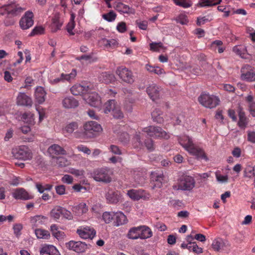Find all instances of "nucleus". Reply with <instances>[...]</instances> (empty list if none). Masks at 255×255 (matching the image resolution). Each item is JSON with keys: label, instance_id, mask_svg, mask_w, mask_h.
I'll return each instance as SVG.
<instances>
[{"label": "nucleus", "instance_id": "f257e3e1", "mask_svg": "<svg viewBox=\"0 0 255 255\" xmlns=\"http://www.w3.org/2000/svg\"><path fill=\"white\" fill-rule=\"evenodd\" d=\"M23 9L15 4L14 3H11L5 4L0 7V14L6 15L3 23L6 26L13 25L15 20L14 17L20 14Z\"/></svg>", "mask_w": 255, "mask_h": 255}, {"label": "nucleus", "instance_id": "f03ea898", "mask_svg": "<svg viewBox=\"0 0 255 255\" xmlns=\"http://www.w3.org/2000/svg\"><path fill=\"white\" fill-rule=\"evenodd\" d=\"M102 128L100 124L95 121L86 123L84 125L83 135L87 138H93L102 131Z\"/></svg>", "mask_w": 255, "mask_h": 255}, {"label": "nucleus", "instance_id": "7ed1b4c3", "mask_svg": "<svg viewBox=\"0 0 255 255\" xmlns=\"http://www.w3.org/2000/svg\"><path fill=\"white\" fill-rule=\"evenodd\" d=\"M198 101L204 107L210 109L216 107L219 105L220 102L218 97L204 93L198 97Z\"/></svg>", "mask_w": 255, "mask_h": 255}, {"label": "nucleus", "instance_id": "20e7f679", "mask_svg": "<svg viewBox=\"0 0 255 255\" xmlns=\"http://www.w3.org/2000/svg\"><path fill=\"white\" fill-rule=\"evenodd\" d=\"M143 131L146 133L150 137L164 138L167 139L169 138V134L158 126H150L144 128Z\"/></svg>", "mask_w": 255, "mask_h": 255}, {"label": "nucleus", "instance_id": "39448f33", "mask_svg": "<svg viewBox=\"0 0 255 255\" xmlns=\"http://www.w3.org/2000/svg\"><path fill=\"white\" fill-rule=\"evenodd\" d=\"M92 176L97 181L108 183L112 181V178L109 175V170L107 168L97 169L92 173Z\"/></svg>", "mask_w": 255, "mask_h": 255}, {"label": "nucleus", "instance_id": "423d86ee", "mask_svg": "<svg viewBox=\"0 0 255 255\" xmlns=\"http://www.w3.org/2000/svg\"><path fill=\"white\" fill-rule=\"evenodd\" d=\"M195 180L193 177L188 175L180 177L178 184V189L190 191L195 186Z\"/></svg>", "mask_w": 255, "mask_h": 255}, {"label": "nucleus", "instance_id": "0eeeda50", "mask_svg": "<svg viewBox=\"0 0 255 255\" xmlns=\"http://www.w3.org/2000/svg\"><path fill=\"white\" fill-rule=\"evenodd\" d=\"M66 248L70 250H73L77 253L85 252L87 249V245L85 242L81 241H70L65 244Z\"/></svg>", "mask_w": 255, "mask_h": 255}, {"label": "nucleus", "instance_id": "6e6552de", "mask_svg": "<svg viewBox=\"0 0 255 255\" xmlns=\"http://www.w3.org/2000/svg\"><path fill=\"white\" fill-rule=\"evenodd\" d=\"M84 99L92 107L99 109L102 106L101 98L96 92L85 95L84 96Z\"/></svg>", "mask_w": 255, "mask_h": 255}, {"label": "nucleus", "instance_id": "1a4fd4ad", "mask_svg": "<svg viewBox=\"0 0 255 255\" xmlns=\"http://www.w3.org/2000/svg\"><path fill=\"white\" fill-rule=\"evenodd\" d=\"M116 74L126 83L131 84L134 81L132 72L126 68L119 67L116 70Z\"/></svg>", "mask_w": 255, "mask_h": 255}, {"label": "nucleus", "instance_id": "9d476101", "mask_svg": "<svg viewBox=\"0 0 255 255\" xmlns=\"http://www.w3.org/2000/svg\"><path fill=\"white\" fill-rule=\"evenodd\" d=\"M33 14L31 11H27L19 21V25L22 29H27L33 24Z\"/></svg>", "mask_w": 255, "mask_h": 255}, {"label": "nucleus", "instance_id": "9b49d317", "mask_svg": "<svg viewBox=\"0 0 255 255\" xmlns=\"http://www.w3.org/2000/svg\"><path fill=\"white\" fill-rule=\"evenodd\" d=\"M106 198L109 203L111 204H117L120 200V192L117 190H114L110 189L106 194Z\"/></svg>", "mask_w": 255, "mask_h": 255}, {"label": "nucleus", "instance_id": "f8f14e48", "mask_svg": "<svg viewBox=\"0 0 255 255\" xmlns=\"http://www.w3.org/2000/svg\"><path fill=\"white\" fill-rule=\"evenodd\" d=\"M146 92L150 98L154 101L159 98L160 91L159 87L155 84H151L146 88Z\"/></svg>", "mask_w": 255, "mask_h": 255}, {"label": "nucleus", "instance_id": "ddd939ff", "mask_svg": "<svg viewBox=\"0 0 255 255\" xmlns=\"http://www.w3.org/2000/svg\"><path fill=\"white\" fill-rule=\"evenodd\" d=\"M15 158L28 160L32 158V154L27 148L23 147L19 148L14 154Z\"/></svg>", "mask_w": 255, "mask_h": 255}, {"label": "nucleus", "instance_id": "4468645a", "mask_svg": "<svg viewBox=\"0 0 255 255\" xmlns=\"http://www.w3.org/2000/svg\"><path fill=\"white\" fill-rule=\"evenodd\" d=\"M228 245L227 241L224 240L221 238H218L213 241L212 247L215 251L219 252Z\"/></svg>", "mask_w": 255, "mask_h": 255}, {"label": "nucleus", "instance_id": "2eb2a0df", "mask_svg": "<svg viewBox=\"0 0 255 255\" xmlns=\"http://www.w3.org/2000/svg\"><path fill=\"white\" fill-rule=\"evenodd\" d=\"M13 197L16 199L29 200L32 198L23 188H17L12 193Z\"/></svg>", "mask_w": 255, "mask_h": 255}, {"label": "nucleus", "instance_id": "dca6fc26", "mask_svg": "<svg viewBox=\"0 0 255 255\" xmlns=\"http://www.w3.org/2000/svg\"><path fill=\"white\" fill-rule=\"evenodd\" d=\"M238 112L239 118L238 125L240 128L244 129L248 124V120L245 115V112L243 111V109L241 107H239Z\"/></svg>", "mask_w": 255, "mask_h": 255}, {"label": "nucleus", "instance_id": "f3484780", "mask_svg": "<svg viewBox=\"0 0 255 255\" xmlns=\"http://www.w3.org/2000/svg\"><path fill=\"white\" fill-rule=\"evenodd\" d=\"M63 106L66 109H72L77 107L79 102L73 97L65 98L62 101Z\"/></svg>", "mask_w": 255, "mask_h": 255}, {"label": "nucleus", "instance_id": "a211bd4d", "mask_svg": "<svg viewBox=\"0 0 255 255\" xmlns=\"http://www.w3.org/2000/svg\"><path fill=\"white\" fill-rule=\"evenodd\" d=\"M17 104L20 106H31V98L24 93H20L17 97Z\"/></svg>", "mask_w": 255, "mask_h": 255}, {"label": "nucleus", "instance_id": "6ab92c4d", "mask_svg": "<svg viewBox=\"0 0 255 255\" xmlns=\"http://www.w3.org/2000/svg\"><path fill=\"white\" fill-rule=\"evenodd\" d=\"M190 153L195 155L197 158L204 159L207 161L208 158L205 152L201 149H198L194 146L185 148Z\"/></svg>", "mask_w": 255, "mask_h": 255}, {"label": "nucleus", "instance_id": "aec40b11", "mask_svg": "<svg viewBox=\"0 0 255 255\" xmlns=\"http://www.w3.org/2000/svg\"><path fill=\"white\" fill-rule=\"evenodd\" d=\"M96 231L94 229L88 230L86 228H84V230L78 229L77 230V233L79 236L83 239H92L96 235Z\"/></svg>", "mask_w": 255, "mask_h": 255}, {"label": "nucleus", "instance_id": "412c9836", "mask_svg": "<svg viewBox=\"0 0 255 255\" xmlns=\"http://www.w3.org/2000/svg\"><path fill=\"white\" fill-rule=\"evenodd\" d=\"M89 89V86L84 87L81 85H75L71 88L70 91L73 95L75 96L81 94H85V95Z\"/></svg>", "mask_w": 255, "mask_h": 255}, {"label": "nucleus", "instance_id": "4be33fe9", "mask_svg": "<svg viewBox=\"0 0 255 255\" xmlns=\"http://www.w3.org/2000/svg\"><path fill=\"white\" fill-rule=\"evenodd\" d=\"M46 92L42 87H37L35 92V99L38 104L43 103L45 100Z\"/></svg>", "mask_w": 255, "mask_h": 255}, {"label": "nucleus", "instance_id": "5701e85b", "mask_svg": "<svg viewBox=\"0 0 255 255\" xmlns=\"http://www.w3.org/2000/svg\"><path fill=\"white\" fill-rule=\"evenodd\" d=\"M100 81L105 84L111 83L115 81V76L109 72H103L99 77Z\"/></svg>", "mask_w": 255, "mask_h": 255}, {"label": "nucleus", "instance_id": "b1692460", "mask_svg": "<svg viewBox=\"0 0 255 255\" xmlns=\"http://www.w3.org/2000/svg\"><path fill=\"white\" fill-rule=\"evenodd\" d=\"M114 220V223L116 226L125 224L128 221L126 216L121 212L115 213Z\"/></svg>", "mask_w": 255, "mask_h": 255}, {"label": "nucleus", "instance_id": "393cba45", "mask_svg": "<svg viewBox=\"0 0 255 255\" xmlns=\"http://www.w3.org/2000/svg\"><path fill=\"white\" fill-rule=\"evenodd\" d=\"M48 151L50 154H54L56 155H65L66 154V151L64 149L56 144H54L51 145L48 148Z\"/></svg>", "mask_w": 255, "mask_h": 255}, {"label": "nucleus", "instance_id": "a878e982", "mask_svg": "<svg viewBox=\"0 0 255 255\" xmlns=\"http://www.w3.org/2000/svg\"><path fill=\"white\" fill-rule=\"evenodd\" d=\"M140 228L139 226L130 228L127 235L128 238L132 240L140 239Z\"/></svg>", "mask_w": 255, "mask_h": 255}, {"label": "nucleus", "instance_id": "bb28decb", "mask_svg": "<svg viewBox=\"0 0 255 255\" xmlns=\"http://www.w3.org/2000/svg\"><path fill=\"white\" fill-rule=\"evenodd\" d=\"M143 190L132 189L128 192V195L132 199L136 201L139 200L142 198L143 196Z\"/></svg>", "mask_w": 255, "mask_h": 255}, {"label": "nucleus", "instance_id": "cd10ccee", "mask_svg": "<svg viewBox=\"0 0 255 255\" xmlns=\"http://www.w3.org/2000/svg\"><path fill=\"white\" fill-rule=\"evenodd\" d=\"M200 66L201 68L203 70V75H212L214 74L216 72V70L213 67L212 65L208 62L201 63Z\"/></svg>", "mask_w": 255, "mask_h": 255}, {"label": "nucleus", "instance_id": "c85d7f7f", "mask_svg": "<svg viewBox=\"0 0 255 255\" xmlns=\"http://www.w3.org/2000/svg\"><path fill=\"white\" fill-rule=\"evenodd\" d=\"M62 23L59 21V17L58 15H55L52 19V23L50 25L51 31L52 32H55L59 30Z\"/></svg>", "mask_w": 255, "mask_h": 255}, {"label": "nucleus", "instance_id": "c756f323", "mask_svg": "<svg viewBox=\"0 0 255 255\" xmlns=\"http://www.w3.org/2000/svg\"><path fill=\"white\" fill-rule=\"evenodd\" d=\"M117 105V103L115 100H109L105 104L104 113L107 114L111 112L112 113Z\"/></svg>", "mask_w": 255, "mask_h": 255}, {"label": "nucleus", "instance_id": "7c9ffc66", "mask_svg": "<svg viewBox=\"0 0 255 255\" xmlns=\"http://www.w3.org/2000/svg\"><path fill=\"white\" fill-rule=\"evenodd\" d=\"M140 239H145L150 238L152 236V232L151 229L145 226H140Z\"/></svg>", "mask_w": 255, "mask_h": 255}, {"label": "nucleus", "instance_id": "2f4dec72", "mask_svg": "<svg viewBox=\"0 0 255 255\" xmlns=\"http://www.w3.org/2000/svg\"><path fill=\"white\" fill-rule=\"evenodd\" d=\"M161 114L162 112L159 109H155L151 114L153 121L157 124H162L164 122V119L161 116Z\"/></svg>", "mask_w": 255, "mask_h": 255}, {"label": "nucleus", "instance_id": "473e14b6", "mask_svg": "<svg viewBox=\"0 0 255 255\" xmlns=\"http://www.w3.org/2000/svg\"><path fill=\"white\" fill-rule=\"evenodd\" d=\"M243 69H241L242 74L241 77L242 79L248 82H252L255 81V73L253 71H248L246 73H244Z\"/></svg>", "mask_w": 255, "mask_h": 255}, {"label": "nucleus", "instance_id": "72a5a7b5", "mask_svg": "<svg viewBox=\"0 0 255 255\" xmlns=\"http://www.w3.org/2000/svg\"><path fill=\"white\" fill-rule=\"evenodd\" d=\"M114 8L119 11H122L123 13H132L131 11L132 9L128 5H126L122 2H119L114 6Z\"/></svg>", "mask_w": 255, "mask_h": 255}, {"label": "nucleus", "instance_id": "f704fd0d", "mask_svg": "<svg viewBox=\"0 0 255 255\" xmlns=\"http://www.w3.org/2000/svg\"><path fill=\"white\" fill-rule=\"evenodd\" d=\"M202 1L198 3V5L201 7L212 6L219 4L221 0H201Z\"/></svg>", "mask_w": 255, "mask_h": 255}, {"label": "nucleus", "instance_id": "c9c22d12", "mask_svg": "<svg viewBox=\"0 0 255 255\" xmlns=\"http://www.w3.org/2000/svg\"><path fill=\"white\" fill-rule=\"evenodd\" d=\"M35 233L39 239H47L50 237V233L48 231H46L42 229H35Z\"/></svg>", "mask_w": 255, "mask_h": 255}, {"label": "nucleus", "instance_id": "e433bc0d", "mask_svg": "<svg viewBox=\"0 0 255 255\" xmlns=\"http://www.w3.org/2000/svg\"><path fill=\"white\" fill-rule=\"evenodd\" d=\"M73 211L76 212L77 211L78 214H83L86 213L88 211V208L86 204L84 203H81L79 205L74 206Z\"/></svg>", "mask_w": 255, "mask_h": 255}, {"label": "nucleus", "instance_id": "4c0bfd02", "mask_svg": "<svg viewBox=\"0 0 255 255\" xmlns=\"http://www.w3.org/2000/svg\"><path fill=\"white\" fill-rule=\"evenodd\" d=\"M129 135L126 132H122L118 136L119 141L124 145L128 143L129 141Z\"/></svg>", "mask_w": 255, "mask_h": 255}, {"label": "nucleus", "instance_id": "58836bf2", "mask_svg": "<svg viewBox=\"0 0 255 255\" xmlns=\"http://www.w3.org/2000/svg\"><path fill=\"white\" fill-rule=\"evenodd\" d=\"M146 69L149 72L154 73L158 75L163 74L164 72L163 69L158 67H153L148 64L146 65Z\"/></svg>", "mask_w": 255, "mask_h": 255}, {"label": "nucleus", "instance_id": "ea45409f", "mask_svg": "<svg viewBox=\"0 0 255 255\" xmlns=\"http://www.w3.org/2000/svg\"><path fill=\"white\" fill-rule=\"evenodd\" d=\"M52 251L57 252L56 248L53 245H46L41 248L40 253L41 255L44 254H49L50 253L52 252Z\"/></svg>", "mask_w": 255, "mask_h": 255}, {"label": "nucleus", "instance_id": "a19ab883", "mask_svg": "<svg viewBox=\"0 0 255 255\" xmlns=\"http://www.w3.org/2000/svg\"><path fill=\"white\" fill-rule=\"evenodd\" d=\"M117 14L113 10H111L110 12L102 15V17L109 22L113 21L115 20Z\"/></svg>", "mask_w": 255, "mask_h": 255}, {"label": "nucleus", "instance_id": "79ce46f5", "mask_svg": "<svg viewBox=\"0 0 255 255\" xmlns=\"http://www.w3.org/2000/svg\"><path fill=\"white\" fill-rule=\"evenodd\" d=\"M133 145L135 148H142L143 147V144L141 141L140 135L136 134L133 138Z\"/></svg>", "mask_w": 255, "mask_h": 255}, {"label": "nucleus", "instance_id": "37998d69", "mask_svg": "<svg viewBox=\"0 0 255 255\" xmlns=\"http://www.w3.org/2000/svg\"><path fill=\"white\" fill-rule=\"evenodd\" d=\"M78 128V124L77 122H73L68 124L65 127V130L67 132L72 133Z\"/></svg>", "mask_w": 255, "mask_h": 255}, {"label": "nucleus", "instance_id": "c03bdc74", "mask_svg": "<svg viewBox=\"0 0 255 255\" xmlns=\"http://www.w3.org/2000/svg\"><path fill=\"white\" fill-rule=\"evenodd\" d=\"M113 117L115 119H121L124 117V114L121 110L120 106L118 105L112 113Z\"/></svg>", "mask_w": 255, "mask_h": 255}, {"label": "nucleus", "instance_id": "a18cd8bd", "mask_svg": "<svg viewBox=\"0 0 255 255\" xmlns=\"http://www.w3.org/2000/svg\"><path fill=\"white\" fill-rule=\"evenodd\" d=\"M115 214L114 212H105L103 214V219L106 223H109L112 220H114Z\"/></svg>", "mask_w": 255, "mask_h": 255}, {"label": "nucleus", "instance_id": "49530a36", "mask_svg": "<svg viewBox=\"0 0 255 255\" xmlns=\"http://www.w3.org/2000/svg\"><path fill=\"white\" fill-rule=\"evenodd\" d=\"M76 71L73 69L71 73L68 74H65L64 73L61 74V77H62L63 82L64 81H69L71 79H74L76 75Z\"/></svg>", "mask_w": 255, "mask_h": 255}, {"label": "nucleus", "instance_id": "de8ad7c7", "mask_svg": "<svg viewBox=\"0 0 255 255\" xmlns=\"http://www.w3.org/2000/svg\"><path fill=\"white\" fill-rule=\"evenodd\" d=\"M59 206H57L55 207L54 209H53L50 212V216L54 219H58L60 217V215H61V210L58 207Z\"/></svg>", "mask_w": 255, "mask_h": 255}, {"label": "nucleus", "instance_id": "09e8293b", "mask_svg": "<svg viewBox=\"0 0 255 255\" xmlns=\"http://www.w3.org/2000/svg\"><path fill=\"white\" fill-rule=\"evenodd\" d=\"M58 208L61 210V215H62L63 217L69 220L73 219V216L69 211L62 207H59Z\"/></svg>", "mask_w": 255, "mask_h": 255}, {"label": "nucleus", "instance_id": "8fccbe9b", "mask_svg": "<svg viewBox=\"0 0 255 255\" xmlns=\"http://www.w3.org/2000/svg\"><path fill=\"white\" fill-rule=\"evenodd\" d=\"M44 28L41 26H36L32 30L31 32L30 33V36H33L35 35L41 34L44 33Z\"/></svg>", "mask_w": 255, "mask_h": 255}, {"label": "nucleus", "instance_id": "3c124183", "mask_svg": "<svg viewBox=\"0 0 255 255\" xmlns=\"http://www.w3.org/2000/svg\"><path fill=\"white\" fill-rule=\"evenodd\" d=\"M150 50L153 51H158L159 48H163L164 46L162 43L159 42H152L150 43Z\"/></svg>", "mask_w": 255, "mask_h": 255}, {"label": "nucleus", "instance_id": "603ef678", "mask_svg": "<svg viewBox=\"0 0 255 255\" xmlns=\"http://www.w3.org/2000/svg\"><path fill=\"white\" fill-rule=\"evenodd\" d=\"M144 144L146 147L147 149L150 151H153L154 149L153 141L151 138H147L145 139Z\"/></svg>", "mask_w": 255, "mask_h": 255}, {"label": "nucleus", "instance_id": "864d4df0", "mask_svg": "<svg viewBox=\"0 0 255 255\" xmlns=\"http://www.w3.org/2000/svg\"><path fill=\"white\" fill-rule=\"evenodd\" d=\"M33 115L30 113H24L21 117V119L23 121L26 123H29L32 124L33 122Z\"/></svg>", "mask_w": 255, "mask_h": 255}, {"label": "nucleus", "instance_id": "5fc2aeb1", "mask_svg": "<svg viewBox=\"0 0 255 255\" xmlns=\"http://www.w3.org/2000/svg\"><path fill=\"white\" fill-rule=\"evenodd\" d=\"M56 163L59 167H65L68 164V160L63 157H59L57 158Z\"/></svg>", "mask_w": 255, "mask_h": 255}, {"label": "nucleus", "instance_id": "6e6d98bb", "mask_svg": "<svg viewBox=\"0 0 255 255\" xmlns=\"http://www.w3.org/2000/svg\"><path fill=\"white\" fill-rule=\"evenodd\" d=\"M244 172V175L246 177L252 178V177H254L255 175V173H254V171H253V168L251 167L245 168Z\"/></svg>", "mask_w": 255, "mask_h": 255}, {"label": "nucleus", "instance_id": "4d7b16f0", "mask_svg": "<svg viewBox=\"0 0 255 255\" xmlns=\"http://www.w3.org/2000/svg\"><path fill=\"white\" fill-rule=\"evenodd\" d=\"M117 30L121 32L124 33L127 30L126 23L125 22H119L117 26Z\"/></svg>", "mask_w": 255, "mask_h": 255}, {"label": "nucleus", "instance_id": "13d9d810", "mask_svg": "<svg viewBox=\"0 0 255 255\" xmlns=\"http://www.w3.org/2000/svg\"><path fill=\"white\" fill-rule=\"evenodd\" d=\"M135 23L140 29L142 30H146L147 29L148 24L147 21H140L139 20H136Z\"/></svg>", "mask_w": 255, "mask_h": 255}, {"label": "nucleus", "instance_id": "bf43d9fd", "mask_svg": "<svg viewBox=\"0 0 255 255\" xmlns=\"http://www.w3.org/2000/svg\"><path fill=\"white\" fill-rule=\"evenodd\" d=\"M56 192L59 195H64L65 193V186L64 185H60L55 187Z\"/></svg>", "mask_w": 255, "mask_h": 255}, {"label": "nucleus", "instance_id": "052dcab7", "mask_svg": "<svg viewBox=\"0 0 255 255\" xmlns=\"http://www.w3.org/2000/svg\"><path fill=\"white\" fill-rule=\"evenodd\" d=\"M176 5L182 6L184 8H188L192 5L190 1H187L186 0L184 1H175V3Z\"/></svg>", "mask_w": 255, "mask_h": 255}, {"label": "nucleus", "instance_id": "680f3d73", "mask_svg": "<svg viewBox=\"0 0 255 255\" xmlns=\"http://www.w3.org/2000/svg\"><path fill=\"white\" fill-rule=\"evenodd\" d=\"M13 229L15 235L18 237L20 235V231L22 229V226L20 224H16L13 226Z\"/></svg>", "mask_w": 255, "mask_h": 255}, {"label": "nucleus", "instance_id": "e2e57ef3", "mask_svg": "<svg viewBox=\"0 0 255 255\" xmlns=\"http://www.w3.org/2000/svg\"><path fill=\"white\" fill-rule=\"evenodd\" d=\"M75 26V22H69L66 26V29L67 30V32L71 35H74L75 34V33L72 31V30L74 28Z\"/></svg>", "mask_w": 255, "mask_h": 255}, {"label": "nucleus", "instance_id": "0e129e2a", "mask_svg": "<svg viewBox=\"0 0 255 255\" xmlns=\"http://www.w3.org/2000/svg\"><path fill=\"white\" fill-rule=\"evenodd\" d=\"M192 245V251L194 253L199 254H201L203 252V249L199 247L196 242H193Z\"/></svg>", "mask_w": 255, "mask_h": 255}, {"label": "nucleus", "instance_id": "69168bd1", "mask_svg": "<svg viewBox=\"0 0 255 255\" xmlns=\"http://www.w3.org/2000/svg\"><path fill=\"white\" fill-rule=\"evenodd\" d=\"M244 49L241 46H236L234 47L233 50V51L236 53L237 55H240L241 57H243V55L244 54V53L243 52Z\"/></svg>", "mask_w": 255, "mask_h": 255}, {"label": "nucleus", "instance_id": "338daca9", "mask_svg": "<svg viewBox=\"0 0 255 255\" xmlns=\"http://www.w3.org/2000/svg\"><path fill=\"white\" fill-rule=\"evenodd\" d=\"M73 177L71 176L68 174L65 175L61 179V181L63 183L67 184H71L73 182Z\"/></svg>", "mask_w": 255, "mask_h": 255}, {"label": "nucleus", "instance_id": "774afa93", "mask_svg": "<svg viewBox=\"0 0 255 255\" xmlns=\"http://www.w3.org/2000/svg\"><path fill=\"white\" fill-rule=\"evenodd\" d=\"M248 140L252 143H255V131L248 132Z\"/></svg>", "mask_w": 255, "mask_h": 255}]
</instances>
